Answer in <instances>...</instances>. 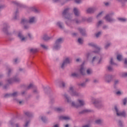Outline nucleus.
Segmentation results:
<instances>
[{"label":"nucleus","mask_w":127,"mask_h":127,"mask_svg":"<svg viewBox=\"0 0 127 127\" xmlns=\"http://www.w3.org/2000/svg\"><path fill=\"white\" fill-rule=\"evenodd\" d=\"M69 11L70 8H65L62 12V15L63 18L67 19V21H65L66 25L70 27V28H73V27L71 24L72 23V21H74V20H72V17H71Z\"/></svg>","instance_id":"f257e3e1"},{"label":"nucleus","mask_w":127,"mask_h":127,"mask_svg":"<svg viewBox=\"0 0 127 127\" xmlns=\"http://www.w3.org/2000/svg\"><path fill=\"white\" fill-rule=\"evenodd\" d=\"M3 26L2 31H3V32H4V33L7 35H9L10 34H16L17 33V31H16L15 30H14L12 33L8 31V29L10 28V26L7 23H4Z\"/></svg>","instance_id":"f03ea898"},{"label":"nucleus","mask_w":127,"mask_h":127,"mask_svg":"<svg viewBox=\"0 0 127 127\" xmlns=\"http://www.w3.org/2000/svg\"><path fill=\"white\" fill-rule=\"evenodd\" d=\"M68 92L71 96L74 97H79L80 96V93L78 92L75 91V86L73 85H70L69 87Z\"/></svg>","instance_id":"7ed1b4c3"},{"label":"nucleus","mask_w":127,"mask_h":127,"mask_svg":"<svg viewBox=\"0 0 127 127\" xmlns=\"http://www.w3.org/2000/svg\"><path fill=\"white\" fill-rule=\"evenodd\" d=\"M93 104H94L95 107L97 108V109H101V108L104 107V103L102 101L95 98H93Z\"/></svg>","instance_id":"20e7f679"},{"label":"nucleus","mask_w":127,"mask_h":127,"mask_svg":"<svg viewBox=\"0 0 127 127\" xmlns=\"http://www.w3.org/2000/svg\"><path fill=\"white\" fill-rule=\"evenodd\" d=\"M64 97L67 103H68V104H71L72 107L76 108H79L78 104H75V102H72V101L71 100V98H70L69 96H68V95L64 94Z\"/></svg>","instance_id":"39448f33"},{"label":"nucleus","mask_w":127,"mask_h":127,"mask_svg":"<svg viewBox=\"0 0 127 127\" xmlns=\"http://www.w3.org/2000/svg\"><path fill=\"white\" fill-rule=\"evenodd\" d=\"M35 17H32L29 18V21L26 19H22L21 21V24H26L27 23H30L32 24V23H35Z\"/></svg>","instance_id":"423d86ee"},{"label":"nucleus","mask_w":127,"mask_h":127,"mask_svg":"<svg viewBox=\"0 0 127 127\" xmlns=\"http://www.w3.org/2000/svg\"><path fill=\"white\" fill-rule=\"evenodd\" d=\"M63 42V38H60L58 39L55 43V46L54 47V49H56V50H58V49H60V48L61 47V44Z\"/></svg>","instance_id":"0eeeda50"},{"label":"nucleus","mask_w":127,"mask_h":127,"mask_svg":"<svg viewBox=\"0 0 127 127\" xmlns=\"http://www.w3.org/2000/svg\"><path fill=\"white\" fill-rule=\"evenodd\" d=\"M114 109L116 111L117 117H123V118H126V117H127V114L126 113V112L120 111L117 106H115Z\"/></svg>","instance_id":"6e6552de"},{"label":"nucleus","mask_w":127,"mask_h":127,"mask_svg":"<svg viewBox=\"0 0 127 127\" xmlns=\"http://www.w3.org/2000/svg\"><path fill=\"white\" fill-rule=\"evenodd\" d=\"M112 15H114V13H110L106 15V16L104 17V19L106 21H108V22H113L115 21V19L112 17Z\"/></svg>","instance_id":"1a4fd4ad"},{"label":"nucleus","mask_w":127,"mask_h":127,"mask_svg":"<svg viewBox=\"0 0 127 127\" xmlns=\"http://www.w3.org/2000/svg\"><path fill=\"white\" fill-rule=\"evenodd\" d=\"M89 46H91V47H93V48H95L96 49V51H93L94 53H99L100 52V50H101V48L100 47H98L96 44H94L93 43H90L88 44Z\"/></svg>","instance_id":"9d476101"},{"label":"nucleus","mask_w":127,"mask_h":127,"mask_svg":"<svg viewBox=\"0 0 127 127\" xmlns=\"http://www.w3.org/2000/svg\"><path fill=\"white\" fill-rule=\"evenodd\" d=\"M104 79L107 83H111L113 79V75L111 74H106Z\"/></svg>","instance_id":"9b49d317"},{"label":"nucleus","mask_w":127,"mask_h":127,"mask_svg":"<svg viewBox=\"0 0 127 127\" xmlns=\"http://www.w3.org/2000/svg\"><path fill=\"white\" fill-rule=\"evenodd\" d=\"M85 71H86V68H85V66H84V63H83L80 65V68L79 69V72L81 75H84L86 74Z\"/></svg>","instance_id":"f8f14e48"},{"label":"nucleus","mask_w":127,"mask_h":127,"mask_svg":"<svg viewBox=\"0 0 127 127\" xmlns=\"http://www.w3.org/2000/svg\"><path fill=\"white\" fill-rule=\"evenodd\" d=\"M96 10H97V8L96 7H90L87 9L86 12L87 13H94Z\"/></svg>","instance_id":"ddd939ff"},{"label":"nucleus","mask_w":127,"mask_h":127,"mask_svg":"<svg viewBox=\"0 0 127 127\" xmlns=\"http://www.w3.org/2000/svg\"><path fill=\"white\" fill-rule=\"evenodd\" d=\"M59 119L60 121H69L71 120L69 116H60Z\"/></svg>","instance_id":"4468645a"},{"label":"nucleus","mask_w":127,"mask_h":127,"mask_svg":"<svg viewBox=\"0 0 127 127\" xmlns=\"http://www.w3.org/2000/svg\"><path fill=\"white\" fill-rule=\"evenodd\" d=\"M78 30L79 31V32L81 33L82 36H86L87 34H86V30L84 29H82L81 28H79Z\"/></svg>","instance_id":"2eb2a0df"},{"label":"nucleus","mask_w":127,"mask_h":127,"mask_svg":"<svg viewBox=\"0 0 127 127\" xmlns=\"http://www.w3.org/2000/svg\"><path fill=\"white\" fill-rule=\"evenodd\" d=\"M73 12L75 16H79L80 15V11H79V9L76 7L73 8Z\"/></svg>","instance_id":"dca6fc26"},{"label":"nucleus","mask_w":127,"mask_h":127,"mask_svg":"<svg viewBox=\"0 0 127 127\" xmlns=\"http://www.w3.org/2000/svg\"><path fill=\"white\" fill-rule=\"evenodd\" d=\"M63 62L67 65L68 64H70V63H71V61L69 58H66L63 61Z\"/></svg>","instance_id":"f3484780"},{"label":"nucleus","mask_w":127,"mask_h":127,"mask_svg":"<svg viewBox=\"0 0 127 127\" xmlns=\"http://www.w3.org/2000/svg\"><path fill=\"white\" fill-rule=\"evenodd\" d=\"M19 38H20V39H21V41H25V40H26V38L24 37V36H23V35H22V34L19 33L18 34V35Z\"/></svg>","instance_id":"a211bd4d"},{"label":"nucleus","mask_w":127,"mask_h":127,"mask_svg":"<svg viewBox=\"0 0 127 127\" xmlns=\"http://www.w3.org/2000/svg\"><path fill=\"white\" fill-rule=\"evenodd\" d=\"M36 86L34 85L33 83H30L26 87L27 90H30V89H34Z\"/></svg>","instance_id":"6ab92c4d"},{"label":"nucleus","mask_w":127,"mask_h":127,"mask_svg":"<svg viewBox=\"0 0 127 127\" xmlns=\"http://www.w3.org/2000/svg\"><path fill=\"white\" fill-rule=\"evenodd\" d=\"M57 26H59V27L61 29H64V25H63V23H62V22H58L57 23Z\"/></svg>","instance_id":"aec40b11"},{"label":"nucleus","mask_w":127,"mask_h":127,"mask_svg":"<svg viewBox=\"0 0 127 127\" xmlns=\"http://www.w3.org/2000/svg\"><path fill=\"white\" fill-rule=\"evenodd\" d=\"M24 114L26 116H27V117H28L29 118H31V117H33V114L29 111L25 112Z\"/></svg>","instance_id":"412c9836"},{"label":"nucleus","mask_w":127,"mask_h":127,"mask_svg":"<svg viewBox=\"0 0 127 127\" xmlns=\"http://www.w3.org/2000/svg\"><path fill=\"white\" fill-rule=\"evenodd\" d=\"M95 123L96 125H102L104 123V121L103 119H97L95 120Z\"/></svg>","instance_id":"4be33fe9"},{"label":"nucleus","mask_w":127,"mask_h":127,"mask_svg":"<svg viewBox=\"0 0 127 127\" xmlns=\"http://www.w3.org/2000/svg\"><path fill=\"white\" fill-rule=\"evenodd\" d=\"M78 102L79 104V105L78 104V106L79 107H82L85 105V101L83 100H78Z\"/></svg>","instance_id":"5701e85b"},{"label":"nucleus","mask_w":127,"mask_h":127,"mask_svg":"<svg viewBox=\"0 0 127 127\" xmlns=\"http://www.w3.org/2000/svg\"><path fill=\"white\" fill-rule=\"evenodd\" d=\"M12 3H14V4H16L17 6H19V7H25V5L20 4L16 1H12Z\"/></svg>","instance_id":"b1692460"},{"label":"nucleus","mask_w":127,"mask_h":127,"mask_svg":"<svg viewBox=\"0 0 127 127\" xmlns=\"http://www.w3.org/2000/svg\"><path fill=\"white\" fill-rule=\"evenodd\" d=\"M90 112H91V111L89 110H84L79 112V115H84V114H87V113H90Z\"/></svg>","instance_id":"393cba45"},{"label":"nucleus","mask_w":127,"mask_h":127,"mask_svg":"<svg viewBox=\"0 0 127 127\" xmlns=\"http://www.w3.org/2000/svg\"><path fill=\"white\" fill-rule=\"evenodd\" d=\"M30 10L32 11H34L35 13H39L40 11L39 10H37L35 7H32L30 8Z\"/></svg>","instance_id":"a878e982"},{"label":"nucleus","mask_w":127,"mask_h":127,"mask_svg":"<svg viewBox=\"0 0 127 127\" xmlns=\"http://www.w3.org/2000/svg\"><path fill=\"white\" fill-rule=\"evenodd\" d=\"M17 96H18V92L17 91H15L11 93V97L12 98H15V97H17Z\"/></svg>","instance_id":"bb28decb"},{"label":"nucleus","mask_w":127,"mask_h":127,"mask_svg":"<svg viewBox=\"0 0 127 127\" xmlns=\"http://www.w3.org/2000/svg\"><path fill=\"white\" fill-rule=\"evenodd\" d=\"M117 0L120 2H121L122 6L124 7L126 6V2H127V0Z\"/></svg>","instance_id":"cd10ccee"},{"label":"nucleus","mask_w":127,"mask_h":127,"mask_svg":"<svg viewBox=\"0 0 127 127\" xmlns=\"http://www.w3.org/2000/svg\"><path fill=\"white\" fill-rule=\"evenodd\" d=\"M33 93L35 95H38V94H39V91H38L37 87L35 86V87L33 88Z\"/></svg>","instance_id":"c85d7f7f"},{"label":"nucleus","mask_w":127,"mask_h":127,"mask_svg":"<svg viewBox=\"0 0 127 127\" xmlns=\"http://www.w3.org/2000/svg\"><path fill=\"white\" fill-rule=\"evenodd\" d=\"M77 85L78 87H81V88H85V87H86V82L78 83Z\"/></svg>","instance_id":"c756f323"},{"label":"nucleus","mask_w":127,"mask_h":127,"mask_svg":"<svg viewBox=\"0 0 127 127\" xmlns=\"http://www.w3.org/2000/svg\"><path fill=\"white\" fill-rule=\"evenodd\" d=\"M55 110L56 112H58V113H62L64 110H63V108H55Z\"/></svg>","instance_id":"7c9ffc66"},{"label":"nucleus","mask_w":127,"mask_h":127,"mask_svg":"<svg viewBox=\"0 0 127 127\" xmlns=\"http://www.w3.org/2000/svg\"><path fill=\"white\" fill-rule=\"evenodd\" d=\"M13 82H20V79L19 78H18V77H17V76L14 77L13 78Z\"/></svg>","instance_id":"2f4dec72"},{"label":"nucleus","mask_w":127,"mask_h":127,"mask_svg":"<svg viewBox=\"0 0 127 127\" xmlns=\"http://www.w3.org/2000/svg\"><path fill=\"white\" fill-rule=\"evenodd\" d=\"M43 39L45 41H47V40H49V39H50V37H48L47 34H45L43 36Z\"/></svg>","instance_id":"473e14b6"},{"label":"nucleus","mask_w":127,"mask_h":127,"mask_svg":"<svg viewBox=\"0 0 127 127\" xmlns=\"http://www.w3.org/2000/svg\"><path fill=\"white\" fill-rule=\"evenodd\" d=\"M17 17H18V10H16L15 12L14 13V19H17Z\"/></svg>","instance_id":"72a5a7b5"},{"label":"nucleus","mask_w":127,"mask_h":127,"mask_svg":"<svg viewBox=\"0 0 127 127\" xmlns=\"http://www.w3.org/2000/svg\"><path fill=\"white\" fill-rule=\"evenodd\" d=\"M41 119L42 120V122H43V123H44L45 124H46L48 122V120L45 116L41 117Z\"/></svg>","instance_id":"f704fd0d"},{"label":"nucleus","mask_w":127,"mask_h":127,"mask_svg":"<svg viewBox=\"0 0 127 127\" xmlns=\"http://www.w3.org/2000/svg\"><path fill=\"white\" fill-rule=\"evenodd\" d=\"M60 87L61 88H65V87H66V84L65 82H64V81H62L60 83Z\"/></svg>","instance_id":"c9c22d12"},{"label":"nucleus","mask_w":127,"mask_h":127,"mask_svg":"<svg viewBox=\"0 0 127 127\" xmlns=\"http://www.w3.org/2000/svg\"><path fill=\"white\" fill-rule=\"evenodd\" d=\"M107 69L110 72H113L114 71V69L113 68V66L109 65L107 66Z\"/></svg>","instance_id":"e433bc0d"},{"label":"nucleus","mask_w":127,"mask_h":127,"mask_svg":"<svg viewBox=\"0 0 127 127\" xmlns=\"http://www.w3.org/2000/svg\"><path fill=\"white\" fill-rule=\"evenodd\" d=\"M86 73L87 74V75H91V74L93 73V70H92V69H88L86 70Z\"/></svg>","instance_id":"4c0bfd02"},{"label":"nucleus","mask_w":127,"mask_h":127,"mask_svg":"<svg viewBox=\"0 0 127 127\" xmlns=\"http://www.w3.org/2000/svg\"><path fill=\"white\" fill-rule=\"evenodd\" d=\"M71 76L73 77V78H77V77H79V74L76 73H72L71 74Z\"/></svg>","instance_id":"58836bf2"},{"label":"nucleus","mask_w":127,"mask_h":127,"mask_svg":"<svg viewBox=\"0 0 127 127\" xmlns=\"http://www.w3.org/2000/svg\"><path fill=\"white\" fill-rule=\"evenodd\" d=\"M30 52L32 53H36V52H38V49H31Z\"/></svg>","instance_id":"ea45409f"},{"label":"nucleus","mask_w":127,"mask_h":127,"mask_svg":"<svg viewBox=\"0 0 127 127\" xmlns=\"http://www.w3.org/2000/svg\"><path fill=\"white\" fill-rule=\"evenodd\" d=\"M118 20L121 22H126V21H127V19L124 18H118Z\"/></svg>","instance_id":"a19ab883"},{"label":"nucleus","mask_w":127,"mask_h":127,"mask_svg":"<svg viewBox=\"0 0 127 127\" xmlns=\"http://www.w3.org/2000/svg\"><path fill=\"white\" fill-rule=\"evenodd\" d=\"M7 82H8V84H12L13 83V79L9 78L7 80Z\"/></svg>","instance_id":"79ce46f5"},{"label":"nucleus","mask_w":127,"mask_h":127,"mask_svg":"<svg viewBox=\"0 0 127 127\" xmlns=\"http://www.w3.org/2000/svg\"><path fill=\"white\" fill-rule=\"evenodd\" d=\"M117 60H118V61H122V59H123V57L121 55H118L117 56Z\"/></svg>","instance_id":"37998d69"},{"label":"nucleus","mask_w":127,"mask_h":127,"mask_svg":"<svg viewBox=\"0 0 127 127\" xmlns=\"http://www.w3.org/2000/svg\"><path fill=\"white\" fill-rule=\"evenodd\" d=\"M123 103L124 106H126V105H127V98H124V99L123 100Z\"/></svg>","instance_id":"c03bdc74"},{"label":"nucleus","mask_w":127,"mask_h":127,"mask_svg":"<svg viewBox=\"0 0 127 127\" xmlns=\"http://www.w3.org/2000/svg\"><path fill=\"white\" fill-rule=\"evenodd\" d=\"M77 42H78L79 44H83V42H84V41L81 38H78L77 40Z\"/></svg>","instance_id":"a18cd8bd"},{"label":"nucleus","mask_w":127,"mask_h":127,"mask_svg":"<svg viewBox=\"0 0 127 127\" xmlns=\"http://www.w3.org/2000/svg\"><path fill=\"white\" fill-rule=\"evenodd\" d=\"M118 125L120 127H124L123 122L120 120L118 122Z\"/></svg>","instance_id":"49530a36"},{"label":"nucleus","mask_w":127,"mask_h":127,"mask_svg":"<svg viewBox=\"0 0 127 127\" xmlns=\"http://www.w3.org/2000/svg\"><path fill=\"white\" fill-rule=\"evenodd\" d=\"M4 97L5 98H10L11 97V93H7L6 94H5V95L4 96Z\"/></svg>","instance_id":"de8ad7c7"},{"label":"nucleus","mask_w":127,"mask_h":127,"mask_svg":"<svg viewBox=\"0 0 127 127\" xmlns=\"http://www.w3.org/2000/svg\"><path fill=\"white\" fill-rule=\"evenodd\" d=\"M8 76H10V74H11V72H12V69L10 68H8Z\"/></svg>","instance_id":"09e8293b"},{"label":"nucleus","mask_w":127,"mask_h":127,"mask_svg":"<svg viewBox=\"0 0 127 127\" xmlns=\"http://www.w3.org/2000/svg\"><path fill=\"white\" fill-rule=\"evenodd\" d=\"M65 66H67V65L65 64L63 62L62 64H61V68L62 69H64V68H65Z\"/></svg>","instance_id":"8fccbe9b"},{"label":"nucleus","mask_w":127,"mask_h":127,"mask_svg":"<svg viewBox=\"0 0 127 127\" xmlns=\"http://www.w3.org/2000/svg\"><path fill=\"white\" fill-rule=\"evenodd\" d=\"M41 46L43 48V49H46V50L48 49V46H46L45 45L41 44Z\"/></svg>","instance_id":"3c124183"},{"label":"nucleus","mask_w":127,"mask_h":127,"mask_svg":"<svg viewBox=\"0 0 127 127\" xmlns=\"http://www.w3.org/2000/svg\"><path fill=\"white\" fill-rule=\"evenodd\" d=\"M15 102H16L17 103V104H19V105H21V104H22V101H19L18 99H14Z\"/></svg>","instance_id":"603ef678"},{"label":"nucleus","mask_w":127,"mask_h":127,"mask_svg":"<svg viewBox=\"0 0 127 127\" xmlns=\"http://www.w3.org/2000/svg\"><path fill=\"white\" fill-rule=\"evenodd\" d=\"M96 60H98V58H97V57H94L92 60H91V63H94V62H95V61H96Z\"/></svg>","instance_id":"864d4df0"},{"label":"nucleus","mask_w":127,"mask_h":127,"mask_svg":"<svg viewBox=\"0 0 127 127\" xmlns=\"http://www.w3.org/2000/svg\"><path fill=\"white\" fill-rule=\"evenodd\" d=\"M111 46V43H107L105 46V49H108L109 48V47Z\"/></svg>","instance_id":"5fc2aeb1"},{"label":"nucleus","mask_w":127,"mask_h":127,"mask_svg":"<svg viewBox=\"0 0 127 127\" xmlns=\"http://www.w3.org/2000/svg\"><path fill=\"white\" fill-rule=\"evenodd\" d=\"M26 24V25H24ZM24 29H28V28H29V25H28V24H24Z\"/></svg>","instance_id":"6e6d98bb"},{"label":"nucleus","mask_w":127,"mask_h":127,"mask_svg":"<svg viewBox=\"0 0 127 127\" xmlns=\"http://www.w3.org/2000/svg\"><path fill=\"white\" fill-rule=\"evenodd\" d=\"M44 91L46 93L47 91H48L49 89H50L49 87H43Z\"/></svg>","instance_id":"4d7b16f0"},{"label":"nucleus","mask_w":127,"mask_h":127,"mask_svg":"<svg viewBox=\"0 0 127 127\" xmlns=\"http://www.w3.org/2000/svg\"><path fill=\"white\" fill-rule=\"evenodd\" d=\"M110 64H111V65H116V64H115V63H114L113 58L111 59Z\"/></svg>","instance_id":"13d9d810"},{"label":"nucleus","mask_w":127,"mask_h":127,"mask_svg":"<svg viewBox=\"0 0 127 127\" xmlns=\"http://www.w3.org/2000/svg\"><path fill=\"white\" fill-rule=\"evenodd\" d=\"M88 22H92L93 21V18L92 17H89L87 19Z\"/></svg>","instance_id":"bf43d9fd"},{"label":"nucleus","mask_w":127,"mask_h":127,"mask_svg":"<svg viewBox=\"0 0 127 127\" xmlns=\"http://www.w3.org/2000/svg\"><path fill=\"white\" fill-rule=\"evenodd\" d=\"M29 123H30V121H28L25 123V124L24 125V127H28V124H29Z\"/></svg>","instance_id":"052dcab7"},{"label":"nucleus","mask_w":127,"mask_h":127,"mask_svg":"<svg viewBox=\"0 0 127 127\" xmlns=\"http://www.w3.org/2000/svg\"><path fill=\"white\" fill-rule=\"evenodd\" d=\"M75 23L76 24H79V23H81V21L80 20H79L77 19H75Z\"/></svg>","instance_id":"680f3d73"},{"label":"nucleus","mask_w":127,"mask_h":127,"mask_svg":"<svg viewBox=\"0 0 127 127\" xmlns=\"http://www.w3.org/2000/svg\"><path fill=\"white\" fill-rule=\"evenodd\" d=\"M50 104H54L55 103V100L54 98H52L50 102Z\"/></svg>","instance_id":"e2e57ef3"},{"label":"nucleus","mask_w":127,"mask_h":127,"mask_svg":"<svg viewBox=\"0 0 127 127\" xmlns=\"http://www.w3.org/2000/svg\"><path fill=\"white\" fill-rule=\"evenodd\" d=\"M27 35L29 37L30 39H32V35L30 33H28Z\"/></svg>","instance_id":"0e129e2a"},{"label":"nucleus","mask_w":127,"mask_h":127,"mask_svg":"<svg viewBox=\"0 0 127 127\" xmlns=\"http://www.w3.org/2000/svg\"><path fill=\"white\" fill-rule=\"evenodd\" d=\"M8 84H6L4 86H3V89H4V90H6V89H8Z\"/></svg>","instance_id":"69168bd1"},{"label":"nucleus","mask_w":127,"mask_h":127,"mask_svg":"<svg viewBox=\"0 0 127 127\" xmlns=\"http://www.w3.org/2000/svg\"><path fill=\"white\" fill-rule=\"evenodd\" d=\"M101 32H98L96 34V37H99L100 35H101Z\"/></svg>","instance_id":"338daca9"},{"label":"nucleus","mask_w":127,"mask_h":127,"mask_svg":"<svg viewBox=\"0 0 127 127\" xmlns=\"http://www.w3.org/2000/svg\"><path fill=\"white\" fill-rule=\"evenodd\" d=\"M122 77H127V72L122 73Z\"/></svg>","instance_id":"774afa93"}]
</instances>
